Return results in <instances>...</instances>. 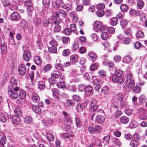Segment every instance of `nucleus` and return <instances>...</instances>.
Wrapping results in <instances>:
<instances>
[{"mask_svg":"<svg viewBox=\"0 0 147 147\" xmlns=\"http://www.w3.org/2000/svg\"><path fill=\"white\" fill-rule=\"evenodd\" d=\"M97 112L98 114L96 117V120L98 123H101L103 122L105 119L104 111L102 109H100L98 110Z\"/></svg>","mask_w":147,"mask_h":147,"instance_id":"nucleus-1","label":"nucleus"},{"mask_svg":"<svg viewBox=\"0 0 147 147\" xmlns=\"http://www.w3.org/2000/svg\"><path fill=\"white\" fill-rule=\"evenodd\" d=\"M97 100L94 98L92 99L89 105V110L91 112H93L96 111L98 107Z\"/></svg>","mask_w":147,"mask_h":147,"instance_id":"nucleus-2","label":"nucleus"},{"mask_svg":"<svg viewBox=\"0 0 147 147\" xmlns=\"http://www.w3.org/2000/svg\"><path fill=\"white\" fill-rule=\"evenodd\" d=\"M53 20L52 17H50L48 19H44L42 22V26L45 28H47L49 24L52 26L53 24Z\"/></svg>","mask_w":147,"mask_h":147,"instance_id":"nucleus-3","label":"nucleus"},{"mask_svg":"<svg viewBox=\"0 0 147 147\" xmlns=\"http://www.w3.org/2000/svg\"><path fill=\"white\" fill-rule=\"evenodd\" d=\"M53 6L57 9L62 6L64 3L63 0H51Z\"/></svg>","mask_w":147,"mask_h":147,"instance_id":"nucleus-4","label":"nucleus"},{"mask_svg":"<svg viewBox=\"0 0 147 147\" xmlns=\"http://www.w3.org/2000/svg\"><path fill=\"white\" fill-rule=\"evenodd\" d=\"M112 79L114 82L120 84H122L125 79L123 77H117L116 76H112Z\"/></svg>","mask_w":147,"mask_h":147,"instance_id":"nucleus-5","label":"nucleus"},{"mask_svg":"<svg viewBox=\"0 0 147 147\" xmlns=\"http://www.w3.org/2000/svg\"><path fill=\"white\" fill-rule=\"evenodd\" d=\"M23 58L26 61H28L31 58L32 56L30 53L28 51H26L24 52Z\"/></svg>","mask_w":147,"mask_h":147,"instance_id":"nucleus-6","label":"nucleus"},{"mask_svg":"<svg viewBox=\"0 0 147 147\" xmlns=\"http://www.w3.org/2000/svg\"><path fill=\"white\" fill-rule=\"evenodd\" d=\"M124 85H126L128 88L131 89L134 87L135 85V82L134 80H126Z\"/></svg>","mask_w":147,"mask_h":147,"instance_id":"nucleus-7","label":"nucleus"},{"mask_svg":"<svg viewBox=\"0 0 147 147\" xmlns=\"http://www.w3.org/2000/svg\"><path fill=\"white\" fill-rule=\"evenodd\" d=\"M18 71L19 74L21 75H24L26 72V67L24 65H21L18 68Z\"/></svg>","mask_w":147,"mask_h":147,"instance_id":"nucleus-8","label":"nucleus"},{"mask_svg":"<svg viewBox=\"0 0 147 147\" xmlns=\"http://www.w3.org/2000/svg\"><path fill=\"white\" fill-rule=\"evenodd\" d=\"M69 15L70 17L72 18L74 22H76L78 21V18L77 15L75 11H72L70 12H69Z\"/></svg>","mask_w":147,"mask_h":147,"instance_id":"nucleus-9","label":"nucleus"},{"mask_svg":"<svg viewBox=\"0 0 147 147\" xmlns=\"http://www.w3.org/2000/svg\"><path fill=\"white\" fill-rule=\"evenodd\" d=\"M20 15L17 12H13L11 14V18L12 20L18 21L20 19Z\"/></svg>","mask_w":147,"mask_h":147,"instance_id":"nucleus-10","label":"nucleus"},{"mask_svg":"<svg viewBox=\"0 0 147 147\" xmlns=\"http://www.w3.org/2000/svg\"><path fill=\"white\" fill-rule=\"evenodd\" d=\"M31 98L32 101L35 103H38L40 100V98L38 94L34 93H32Z\"/></svg>","mask_w":147,"mask_h":147,"instance_id":"nucleus-11","label":"nucleus"},{"mask_svg":"<svg viewBox=\"0 0 147 147\" xmlns=\"http://www.w3.org/2000/svg\"><path fill=\"white\" fill-rule=\"evenodd\" d=\"M12 120L15 124H19L20 121V119L18 116H13L12 117Z\"/></svg>","mask_w":147,"mask_h":147,"instance_id":"nucleus-12","label":"nucleus"},{"mask_svg":"<svg viewBox=\"0 0 147 147\" xmlns=\"http://www.w3.org/2000/svg\"><path fill=\"white\" fill-rule=\"evenodd\" d=\"M85 92L86 94L90 95L93 92V89L92 87L90 86H87L85 88Z\"/></svg>","mask_w":147,"mask_h":147,"instance_id":"nucleus-13","label":"nucleus"},{"mask_svg":"<svg viewBox=\"0 0 147 147\" xmlns=\"http://www.w3.org/2000/svg\"><path fill=\"white\" fill-rule=\"evenodd\" d=\"M32 108L33 111L36 113H39L41 112V108L37 105H32Z\"/></svg>","mask_w":147,"mask_h":147,"instance_id":"nucleus-14","label":"nucleus"},{"mask_svg":"<svg viewBox=\"0 0 147 147\" xmlns=\"http://www.w3.org/2000/svg\"><path fill=\"white\" fill-rule=\"evenodd\" d=\"M70 60L73 63H77L78 61V57L76 55H73L70 57Z\"/></svg>","mask_w":147,"mask_h":147,"instance_id":"nucleus-15","label":"nucleus"},{"mask_svg":"<svg viewBox=\"0 0 147 147\" xmlns=\"http://www.w3.org/2000/svg\"><path fill=\"white\" fill-rule=\"evenodd\" d=\"M113 99L117 101H121L123 99V94L121 93L117 94L116 95Z\"/></svg>","mask_w":147,"mask_h":147,"instance_id":"nucleus-16","label":"nucleus"},{"mask_svg":"<svg viewBox=\"0 0 147 147\" xmlns=\"http://www.w3.org/2000/svg\"><path fill=\"white\" fill-rule=\"evenodd\" d=\"M101 91L102 94L104 95L108 94L109 92V88L107 86L103 87L101 89Z\"/></svg>","mask_w":147,"mask_h":147,"instance_id":"nucleus-17","label":"nucleus"},{"mask_svg":"<svg viewBox=\"0 0 147 147\" xmlns=\"http://www.w3.org/2000/svg\"><path fill=\"white\" fill-rule=\"evenodd\" d=\"M50 0H43L42 1L43 7L47 8L49 7L50 6Z\"/></svg>","mask_w":147,"mask_h":147,"instance_id":"nucleus-18","label":"nucleus"},{"mask_svg":"<svg viewBox=\"0 0 147 147\" xmlns=\"http://www.w3.org/2000/svg\"><path fill=\"white\" fill-rule=\"evenodd\" d=\"M20 25L25 29L28 26V22L26 20L22 19L20 22Z\"/></svg>","mask_w":147,"mask_h":147,"instance_id":"nucleus-19","label":"nucleus"},{"mask_svg":"<svg viewBox=\"0 0 147 147\" xmlns=\"http://www.w3.org/2000/svg\"><path fill=\"white\" fill-rule=\"evenodd\" d=\"M1 50L2 54H5L7 51V47L6 45L5 44H2L1 47Z\"/></svg>","mask_w":147,"mask_h":147,"instance_id":"nucleus-20","label":"nucleus"},{"mask_svg":"<svg viewBox=\"0 0 147 147\" xmlns=\"http://www.w3.org/2000/svg\"><path fill=\"white\" fill-rule=\"evenodd\" d=\"M111 106L115 109L118 108L119 107V104L118 101L113 99L112 101Z\"/></svg>","mask_w":147,"mask_h":147,"instance_id":"nucleus-21","label":"nucleus"},{"mask_svg":"<svg viewBox=\"0 0 147 147\" xmlns=\"http://www.w3.org/2000/svg\"><path fill=\"white\" fill-rule=\"evenodd\" d=\"M120 121L123 123L127 124L129 121V119L126 116H122L120 119Z\"/></svg>","mask_w":147,"mask_h":147,"instance_id":"nucleus-22","label":"nucleus"},{"mask_svg":"<svg viewBox=\"0 0 147 147\" xmlns=\"http://www.w3.org/2000/svg\"><path fill=\"white\" fill-rule=\"evenodd\" d=\"M14 114L15 116H18L19 117L21 116L22 115V112L21 110L19 108H16L14 111Z\"/></svg>","mask_w":147,"mask_h":147,"instance_id":"nucleus-23","label":"nucleus"},{"mask_svg":"<svg viewBox=\"0 0 147 147\" xmlns=\"http://www.w3.org/2000/svg\"><path fill=\"white\" fill-rule=\"evenodd\" d=\"M7 121V118L5 115L1 113L0 115V121L2 122H5Z\"/></svg>","mask_w":147,"mask_h":147,"instance_id":"nucleus-24","label":"nucleus"},{"mask_svg":"<svg viewBox=\"0 0 147 147\" xmlns=\"http://www.w3.org/2000/svg\"><path fill=\"white\" fill-rule=\"evenodd\" d=\"M132 31L129 28L126 29L124 31V34L127 36H129V38L132 37Z\"/></svg>","mask_w":147,"mask_h":147,"instance_id":"nucleus-25","label":"nucleus"},{"mask_svg":"<svg viewBox=\"0 0 147 147\" xmlns=\"http://www.w3.org/2000/svg\"><path fill=\"white\" fill-rule=\"evenodd\" d=\"M132 59L129 56H126L123 58L124 62L126 63H128L132 61Z\"/></svg>","mask_w":147,"mask_h":147,"instance_id":"nucleus-26","label":"nucleus"},{"mask_svg":"<svg viewBox=\"0 0 147 147\" xmlns=\"http://www.w3.org/2000/svg\"><path fill=\"white\" fill-rule=\"evenodd\" d=\"M11 84L13 86H16L17 85L16 79L14 77H12L10 80Z\"/></svg>","mask_w":147,"mask_h":147,"instance_id":"nucleus-27","label":"nucleus"},{"mask_svg":"<svg viewBox=\"0 0 147 147\" xmlns=\"http://www.w3.org/2000/svg\"><path fill=\"white\" fill-rule=\"evenodd\" d=\"M88 56L91 58L92 61H93L95 60L97 57L96 54L94 52L90 53Z\"/></svg>","mask_w":147,"mask_h":147,"instance_id":"nucleus-28","label":"nucleus"},{"mask_svg":"<svg viewBox=\"0 0 147 147\" xmlns=\"http://www.w3.org/2000/svg\"><path fill=\"white\" fill-rule=\"evenodd\" d=\"M130 145L131 147H137L138 143L137 140L133 139L130 142Z\"/></svg>","mask_w":147,"mask_h":147,"instance_id":"nucleus-29","label":"nucleus"},{"mask_svg":"<svg viewBox=\"0 0 147 147\" xmlns=\"http://www.w3.org/2000/svg\"><path fill=\"white\" fill-rule=\"evenodd\" d=\"M26 93L24 90H21L19 92V97L20 99H23L25 98L26 96Z\"/></svg>","mask_w":147,"mask_h":147,"instance_id":"nucleus-30","label":"nucleus"},{"mask_svg":"<svg viewBox=\"0 0 147 147\" xmlns=\"http://www.w3.org/2000/svg\"><path fill=\"white\" fill-rule=\"evenodd\" d=\"M136 36L137 38H141L144 36V33L142 31L139 30L136 34Z\"/></svg>","mask_w":147,"mask_h":147,"instance_id":"nucleus-31","label":"nucleus"},{"mask_svg":"<svg viewBox=\"0 0 147 147\" xmlns=\"http://www.w3.org/2000/svg\"><path fill=\"white\" fill-rule=\"evenodd\" d=\"M111 24L112 25L114 26L116 25L118 22V19L116 17H113L111 20Z\"/></svg>","mask_w":147,"mask_h":147,"instance_id":"nucleus-32","label":"nucleus"},{"mask_svg":"<svg viewBox=\"0 0 147 147\" xmlns=\"http://www.w3.org/2000/svg\"><path fill=\"white\" fill-rule=\"evenodd\" d=\"M63 8L67 11H69L71 9V4L67 3L64 5L63 6Z\"/></svg>","mask_w":147,"mask_h":147,"instance_id":"nucleus-33","label":"nucleus"},{"mask_svg":"<svg viewBox=\"0 0 147 147\" xmlns=\"http://www.w3.org/2000/svg\"><path fill=\"white\" fill-rule=\"evenodd\" d=\"M115 75L113 76H116L117 77H120L123 74V71L120 70H116L115 72Z\"/></svg>","mask_w":147,"mask_h":147,"instance_id":"nucleus-34","label":"nucleus"},{"mask_svg":"<svg viewBox=\"0 0 147 147\" xmlns=\"http://www.w3.org/2000/svg\"><path fill=\"white\" fill-rule=\"evenodd\" d=\"M47 140L49 142L53 141L54 138L53 135L50 133L47 134Z\"/></svg>","mask_w":147,"mask_h":147,"instance_id":"nucleus-35","label":"nucleus"},{"mask_svg":"<svg viewBox=\"0 0 147 147\" xmlns=\"http://www.w3.org/2000/svg\"><path fill=\"white\" fill-rule=\"evenodd\" d=\"M49 51L51 53H55L57 51V49L56 47L50 46L48 48Z\"/></svg>","mask_w":147,"mask_h":147,"instance_id":"nucleus-36","label":"nucleus"},{"mask_svg":"<svg viewBox=\"0 0 147 147\" xmlns=\"http://www.w3.org/2000/svg\"><path fill=\"white\" fill-rule=\"evenodd\" d=\"M75 120L77 127H80L82 125V122L81 120L78 118L76 117Z\"/></svg>","mask_w":147,"mask_h":147,"instance_id":"nucleus-37","label":"nucleus"},{"mask_svg":"<svg viewBox=\"0 0 147 147\" xmlns=\"http://www.w3.org/2000/svg\"><path fill=\"white\" fill-rule=\"evenodd\" d=\"M11 93L10 96L12 98L16 99L18 97V94L17 92L13 91Z\"/></svg>","mask_w":147,"mask_h":147,"instance_id":"nucleus-38","label":"nucleus"},{"mask_svg":"<svg viewBox=\"0 0 147 147\" xmlns=\"http://www.w3.org/2000/svg\"><path fill=\"white\" fill-rule=\"evenodd\" d=\"M34 61L37 65H39L41 63V59L39 56H36L35 57Z\"/></svg>","mask_w":147,"mask_h":147,"instance_id":"nucleus-39","label":"nucleus"},{"mask_svg":"<svg viewBox=\"0 0 147 147\" xmlns=\"http://www.w3.org/2000/svg\"><path fill=\"white\" fill-rule=\"evenodd\" d=\"M84 108V105L83 103H79L77 104L76 109L79 111L83 110Z\"/></svg>","mask_w":147,"mask_h":147,"instance_id":"nucleus-40","label":"nucleus"},{"mask_svg":"<svg viewBox=\"0 0 147 147\" xmlns=\"http://www.w3.org/2000/svg\"><path fill=\"white\" fill-rule=\"evenodd\" d=\"M121 10L123 12L126 11L128 9L127 5L126 4H122L120 7Z\"/></svg>","mask_w":147,"mask_h":147,"instance_id":"nucleus-41","label":"nucleus"},{"mask_svg":"<svg viewBox=\"0 0 147 147\" xmlns=\"http://www.w3.org/2000/svg\"><path fill=\"white\" fill-rule=\"evenodd\" d=\"M128 22L126 20L123 19L120 21V25L123 28L126 26Z\"/></svg>","mask_w":147,"mask_h":147,"instance_id":"nucleus-42","label":"nucleus"},{"mask_svg":"<svg viewBox=\"0 0 147 147\" xmlns=\"http://www.w3.org/2000/svg\"><path fill=\"white\" fill-rule=\"evenodd\" d=\"M79 44L78 42H75L73 43L72 47V48L73 50L75 51L77 50Z\"/></svg>","mask_w":147,"mask_h":147,"instance_id":"nucleus-43","label":"nucleus"},{"mask_svg":"<svg viewBox=\"0 0 147 147\" xmlns=\"http://www.w3.org/2000/svg\"><path fill=\"white\" fill-rule=\"evenodd\" d=\"M24 5L27 7L32 6V0H26L24 1Z\"/></svg>","mask_w":147,"mask_h":147,"instance_id":"nucleus-44","label":"nucleus"},{"mask_svg":"<svg viewBox=\"0 0 147 147\" xmlns=\"http://www.w3.org/2000/svg\"><path fill=\"white\" fill-rule=\"evenodd\" d=\"M132 88V90L134 92L136 93H139L141 91V89L138 86H135Z\"/></svg>","mask_w":147,"mask_h":147,"instance_id":"nucleus-45","label":"nucleus"},{"mask_svg":"<svg viewBox=\"0 0 147 147\" xmlns=\"http://www.w3.org/2000/svg\"><path fill=\"white\" fill-rule=\"evenodd\" d=\"M32 117L30 116H26L24 119V121L26 123H28L32 121Z\"/></svg>","mask_w":147,"mask_h":147,"instance_id":"nucleus-46","label":"nucleus"},{"mask_svg":"<svg viewBox=\"0 0 147 147\" xmlns=\"http://www.w3.org/2000/svg\"><path fill=\"white\" fill-rule=\"evenodd\" d=\"M63 33L67 35H69L71 33V31L68 28H66L62 31Z\"/></svg>","mask_w":147,"mask_h":147,"instance_id":"nucleus-47","label":"nucleus"},{"mask_svg":"<svg viewBox=\"0 0 147 147\" xmlns=\"http://www.w3.org/2000/svg\"><path fill=\"white\" fill-rule=\"evenodd\" d=\"M138 125V123L134 121H132L130 123V125L131 127L134 128L137 127Z\"/></svg>","mask_w":147,"mask_h":147,"instance_id":"nucleus-48","label":"nucleus"},{"mask_svg":"<svg viewBox=\"0 0 147 147\" xmlns=\"http://www.w3.org/2000/svg\"><path fill=\"white\" fill-rule=\"evenodd\" d=\"M133 80V74L129 72L127 74V79L126 80Z\"/></svg>","mask_w":147,"mask_h":147,"instance_id":"nucleus-49","label":"nucleus"},{"mask_svg":"<svg viewBox=\"0 0 147 147\" xmlns=\"http://www.w3.org/2000/svg\"><path fill=\"white\" fill-rule=\"evenodd\" d=\"M146 100V98L145 96L144 95H141L139 98V101L141 102H144Z\"/></svg>","mask_w":147,"mask_h":147,"instance_id":"nucleus-50","label":"nucleus"},{"mask_svg":"<svg viewBox=\"0 0 147 147\" xmlns=\"http://www.w3.org/2000/svg\"><path fill=\"white\" fill-rule=\"evenodd\" d=\"M102 24V23L99 21L95 22L94 24V27L95 28H98V30L100 28V26H101Z\"/></svg>","mask_w":147,"mask_h":147,"instance_id":"nucleus-51","label":"nucleus"},{"mask_svg":"<svg viewBox=\"0 0 147 147\" xmlns=\"http://www.w3.org/2000/svg\"><path fill=\"white\" fill-rule=\"evenodd\" d=\"M129 13L131 16H135L138 15V11L134 9H132L130 11Z\"/></svg>","mask_w":147,"mask_h":147,"instance_id":"nucleus-52","label":"nucleus"},{"mask_svg":"<svg viewBox=\"0 0 147 147\" xmlns=\"http://www.w3.org/2000/svg\"><path fill=\"white\" fill-rule=\"evenodd\" d=\"M113 142L114 144L117 145L119 146H120L121 144V143L120 140L116 138H115L113 140Z\"/></svg>","mask_w":147,"mask_h":147,"instance_id":"nucleus-53","label":"nucleus"},{"mask_svg":"<svg viewBox=\"0 0 147 147\" xmlns=\"http://www.w3.org/2000/svg\"><path fill=\"white\" fill-rule=\"evenodd\" d=\"M6 142V138L5 136L2 137L0 140V143L1 145H4Z\"/></svg>","mask_w":147,"mask_h":147,"instance_id":"nucleus-54","label":"nucleus"},{"mask_svg":"<svg viewBox=\"0 0 147 147\" xmlns=\"http://www.w3.org/2000/svg\"><path fill=\"white\" fill-rule=\"evenodd\" d=\"M101 37L103 40H106L108 37V35L107 33L106 32H102L101 34Z\"/></svg>","mask_w":147,"mask_h":147,"instance_id":"nucleus-55","label":"nucleus"},{"mask_svg":"<svg viewBox=\"0 0 147 147\" xmlns=\"http://www.w3.org/2000/svg\"><path fill=\"white\" fill-rule=\"evenodd\" d=\"M144 5V3L143 1L140 0L138 2L137 7L139 9L142 8Z\"/></svg>","mask_w":147,"mask_h":147,"instance_id":"nucleus-56","label":"nucleus"},{"mask_svg":"<svg viewBox=\"0 0 147 147\" xmlns=\"http://www.w3.org/2000/svg\"><path fill=\"white\" fill-rule=\"evenodd\" d=\"M83 7V5H77L76 7V10L77 11H82Z\"/></svg>","mask_w":147,"mask_h":147,"instance_id":"nucleus-57","label":"nucleus"},{"mask_svg":"<svg viewBox=\"0 0 147 147\" xmlns=\"http://www.w3.org/2000/svg\"><path fill=\"white\" fill-rule=\"evenodd\" d=\"M89 132L90 134H94L95 132V129L94 127L92 126H89L88 128Z\"/></svg>","mask_w":147,"mask_h":147,"instance_id":"nucleus-58","label":"nucleus"},{"mask_svg":"<svg viewBox=\"0 0 147 147\" xmlns=\"http://www.w3.org/2000/svg\"><path fill=\"white\" fill-rule=\"evenodd\" d=\"M59 12L60 14L62 15V16L64 18H65L67 16V13L64 10L61 9H59Z\"/></svg>","mask_w":147,"mask_h":147,"instance_id":"nucleus-59","label":"nucleus"},{"mask_svg":"<svg viewBox=\"0 0 147 147\" xmlns=\"http://www.w3.org/2000/svg\"><path fill=\"white\" fill-rule=\"evenodd\" d=\"M119 102L120 107L121 109H122L123 107H125L127 105V103L123 99Z\"/></svg>","mask_w":147,"mask_h":147,"instance_id":"nucleus-60","label":"nucleus"},{"mask_svg":"<svg viewBox=\"0 0 147 147\" xmlns=\"http://www.w3.org/2000/svg\"><path fill=\"white\" fill-rule=\"evenodd\" d=\"M2 2L3 6H4L7 7L11 4L10 1L8 0H4Z\"/></svg>","mask_w":147,"mask_h":147,"instance_id":"nucleus-61","label":"nucleus"},{"mask_svg":"<svg viewBox=\"0 0 147 147\" xmlns=\"http://www.w3.org/2000/svg\"><path fill=\"white\" fill-rule=\"evenodd\" d=\"M57 85L59 88H63L65 87V84L64 82H59L57 84Z\"/></svg>","mask_w":147,"mask_h":147,"instance_id":"nucleus-62","label":"nucleus"},{"mask_svg":"<svg viewBox=\"0 0 147 147\" xmlns=\"http://www.w3.org/2000/svg\"><path fill=\"white\" fill-rule=\"evenodd\" d=\"M64 121L65 123L68 126L70 125L71 123V119L67 118H65Z\"/></svg>","mask_w":147,"mask_h":147,"instance_id":"nucleus-63","label":"nucleus"},{"mask_svg":"<svg viewBox=\"0 0 147 147\" xmlns=\"http://www.w3.org/2000/svg\"><path fill=\"white\" fill-rule=\"evenodd\" d=\"M67 105L69 106H73L74 104V102L71 100H66Z\"/></svg>","mask_w":147,"mask_h":147,"instance_id":"nucleus-64","label":"nucleus"}]
</instances>
